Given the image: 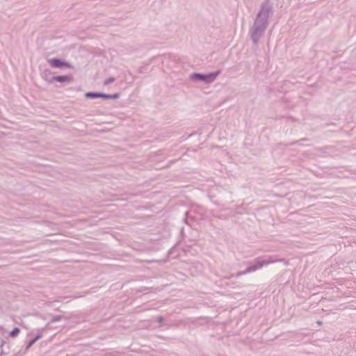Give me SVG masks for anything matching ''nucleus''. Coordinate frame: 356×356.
I'll use <instances>...</instances> for the list:
<instances>
[{"label":"nucleus","instance_id":"obj_1","mask_svg":"<svg viewBox=\"0 0 356 356\" xmlns=\"http://www.w3.org/2000/svg\"><path fill=\"white\" fill-rule=\"evenodd\" d=\"M273 14V3L270 0H264L260 6L254 22H267Z\"/></svg>","mask_w":356,"mask_h":356},{"label":"nucleus","instance_id":"obj_2","mask_svg":"<svg viewBox=\"0 0 356 356\" xmlns=\"http://www.w3.org/2000/svg\"><path fill=\"white\" fill-rule=\"evenodd\" d=\"M87 97L90 98H96V97H103L106 99H117L119 97V94L116 93L112 95H105L102 93H94V92H87L86 94Z\"/></svg>","mask_w":356,"mask_h":356},{"label":"nucleus","instance_id":"obj_3","mask_svg":"<svg viewBox=\"0 0 356 356\" xmlns=\"http://www.w3.org/2000/svg\"><path fill=\"white\" fill-rule=\"evenodd\" d=\"M49 63L53 67H72L71 65L69 63L56 58L49 60Z\"/></svg>","mask_w":356,"mask_h":356},{"label":"nucleus","instance_id":"obj_4","mask_svg":"<svg viewBox=\"0 0 356 356\" xmlns=\"http://www.w3.org/2000/svg\"><path fill=\"white\" fill-rule=\"evenodd\" d=\"M217 74H218V73H212V74H209L207 75H202V74H195L193 76V77L197 78L200 80H203L207 82H210L215 79Z\"/></svg>","mask_w":356,"mask_h":356},{"label":"nucleus","instance_id":"obj_5","mask_svg":"<svg viewBox=\"0 0 356 356\" xmlns=\"http://www.w3.org/2000/svg\"><path fill=\"white\" fill-rule=\"evenodd\" d=\"M54 80L58 82H70L72 80L70 76H57L54 77Z\"/></svg>","mask_w":356,"mask_h":356},{"label":"nucleus","instance_id":"obj_6","mask_svg":"<svg viewBox=\"0 0 356 356\" xmlns=\"http://www.w3.org/2000/svg\"><path fill=\"white\" fill-rule=\"evenodd\" d=\"M19 333V330L18 328H15L14 330H13L10 334L11 337H16L18 334Z\"/></svg>","mask_w":356,"mask_h":356},{"label":"nucleus","instance_id":"obj_7","mask_svg":"<svg viewBox=\"0 0 356 356\" xmlns=\"http://www.w3.org/2000/svg\"><path fill=\"white\" fill-rule=\"evenodd\" d=\"M39 338H40V336H37L33 340L30 341L27 348H30Z\"/></svg>","mask_w":356,"mask_h":356},{"label":"nucleus","instance_id":"obj_8","mask_svg":"<svg viewBox=\"0 0 356 356\" xmlns=\"http://www.w3.org/2000/svg\"><path fill=\"white\" fill-rule=\"evenodd\" d=\"M113 81V79H109L105 81L104 84L107 85Z\"/></svg>","mask_w":356,"mask_h":356}]
</instances>
